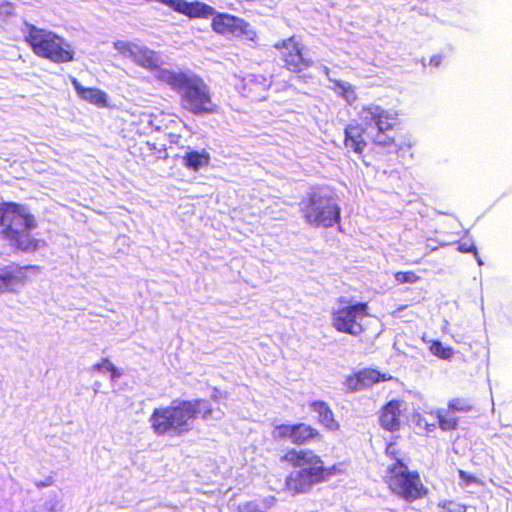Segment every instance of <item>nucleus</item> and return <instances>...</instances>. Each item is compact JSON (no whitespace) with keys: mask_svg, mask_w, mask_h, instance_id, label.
<instances>
[{"mask_svg":"<svg viewBox=\"0 0 512 512\" xmlns=\"http://www.w3.org/2000/svg\"><path fill=\"white\" fill-rule=\"evenodd\" d=\"M360 123L348 124L344 129V147L362 156L367 146L364 138L366 128L374 124L376 133L373 143L383 148L401 149L406 142L402 123L396 112H390L377 104L363 105L357 113Z\"/></svg>","mask_w":512,"mask_h":512,"instance_id":"1","label":"nucleus"},{"mask_svg":"<svg viewBox=\"0 0 512 512\" xmlns=\"http://www.w3.org/2000/svg\"><path fill=\"white\" fill-rule=\"evenodd\" d=\"M213 408L208 400L196 398L192 400H174L169 405L159 406L152 410L148 422L157 437H179L193 430L195 419H209Z\"/></svg>","mask_w":512,"mask_h":512,"instance_id":"2","label":"nucleus"},{"mask_svg":"<svg viewBox=\"0 0 512 512\" xmlns=\"http://www.w3.org/2000/svg\"><path fill=\"white\" fill-rule=\"evenodd\" d=\"M385 455L391 461L385 469L383 482L396 498L413 503L429 495L428 487L423 483L418 470L409 468V457L395 440L385 446Z\"/></svg>","mask_w":512,"mask_h":512,"instance_id":"3","label":"nucleus"},{"mask_svg":"<svg viewBox=\"0 0 512 512\" xmlns=\"http://www.w3.org/2000/svg\"><path fill=\"white\" fill-rule=\"evenodd\" d=\"M159 79L179 95L181 108L195 116L217 114L219 106L214 102L210 87L198 75L185 72L163 71Z\"/></svg>","mask_w":512,"mask_h":512,"instance_id":"4","label":"nucleus"},{"mask_svg":"<svg viewBox=\"0 0 512 512\" xmlns=\"http://www.w3.org/2000/svg\"><path fill=\"white\" fill-rule=\"evenodd\" d=\"M36 226L35 217L24 205L12 201L0 203L1 235L13 248L33 252L43 246L44 241L30 233Z\"/></svg>","mask_w":512,"mask_h":512,"instance_id":"5","label":"nucleus"},{"mask_svg":"<svg viewBox=\"0 0 512 512\" xmlns=\"http://www.w3.org/2000/svg\"><path fill=\"white\" fill-rule=\"evenodd\" d=\"M299 212L312 227L330 228L341 222V208L336 199L318 186L312 187L300 200Z\"/></svg>","mask_w":512,"mask_h":512,"instance_id":"6","label":"nucleus"},{"mask_svg":"<svg viewBox=\"0 0 512 512\" xmlns=\"http://www.w3.org/2000/svg\"><path fill=\"white\" fill-rule=\"evenodd\" d=\"M24 41L40 58L54 63H68L74 59L71 46L61 36L34 24L26 23Z\"/></svg>","mask_w":512,"mask_h":512,"instance_id":"7","label":"nucleus"},{"mask_svg":"<svg viewBox=\"0 0 512 512\" xmlns=\"http://www.w3.org/2000/svg\"><path fill=\"white\" fill-rule=\"evenodd\" d=\"M341 304L331 312V325L339 333L360 336L366 332L363 320L369 316L368 302L347 303L340 297Z\"/></svg>","mask_w":512,"mask_h":512,"instance_id":"8","label":"nucleus"},{"mask_svg":"<svg viewBox=\"0 0 512 512\" xmlns=\"http://www.w3.org/2000/svg\"><path fill=\"white\" fill-rule=\"evenodd\" d=\"M280 461L292 468H299L305 464H314L319 483L326 482L332 476L346 472L344 462L325 466L322 458L310 449L289 448L280 457Z\"/></svg>","mask_w":512,"mask_h":512,"instance_id":"9","label":"nucleus"},{"mask_svg":"<svg viewBox=\"0 0 512 512\" xmlns=\"http://www.w3.org/2000/svg\"><path fill=\"white\" fill-rule=\"evenodd\" d=\"M274 48L279 51L283 67L291 73L300 75L313 66V60L305 53V46L295 35L279 40Z\"/></svg>","mask_w":512,"mask_h":512,"instance_id":"10","label":"nucleus"},{"mask_svg":"<svg viewBox=\"0 0 512 512\" xmlns=\"http://www.w3.org/2000/svg\"><path fill=\"white\" fill-rule=\"evenodd\" d=\"M211 20V29L218 35H232L243 37L245 40L256 43L258 34L245 19L233 14L214 11Z\"/></svg>","mask_w":512,"mask_h":512,"instance_id":"11","label":"nucleus"},{"mask_svg":"<svg viewBox=\"0 0 512 512\" xmlns=\"http://www.w3.org/2000/svg\"><path fill=\"white\" fill-rule=\"evenodd\" d=\"M309 467L289 472L284 480L283 489L286 493L296 496L311 491L314 485L320 484L314 464Z\"/></svg>","mask_w":512,"mask_h":512,"instance_id":"12","label":"nucleus"},{"mask_svg":"<svg viewBox=\"0 0 512 512\" xmlns=\"http://www.w3.org/2000/svg\"><path fill=\"white\" fill-rule=\"evenodd\" d=\"M392 379L393 376L389 373L366 367L348 374L345 377L344 385L349 391L356 392L369 389L378 383L391 381Z\"/></svg>","mask_w":512,"mask_h":512,"instance_id":"13","label":"nucleus"},{"mask_svg":"<svg viewBox=\"0 0 512 512\" xmlns=\"http://www.w3.org/2000/svg\"><path fill=\"white\" fill-rule=\"evenodd\" d=\"M405 400L394 398L387 401L378 411V423L382 430L398 432L403 426V417L407 410Z\"/></svg>","mask_w":512,"mask_h":512,"instance_id":"14","label":"nucleus"},{"mask_svg":"<svg viewBox=\"0 0 512 512\" xmlns=\"http://www.w3.org/2000/svg\"><path fill=\"white\" fill-rule=\"evenodd\" d=\"M36 268L33 265L20 266L13 263L0 269V294L17 293L29 280L27 270Z\"/></svg>","mask_w":512,"mask_h":512,"instance_id":"15","label":"nucleus"},{"mask_svg":"<svg viewBox=\"0 0 512 512\" xmlns=\"http://www.w3.org/2000/svg\"><path fill=\"white\" fill-rule=\"evenodd\" d=\"M171 8L174 12L185 15L190 19H207L214 14V8L204 2L195 0L188 2L186 0H156Z\"/></svg>","mask_w":512,"mask_h":512,"instance_id":"16","label":"nucleus"},{"mask_svg":"<svg viewBox=\"0 0 512 512\" xmlns=\"http://www.w3.org/2000/svg\"><path fill=\"white\" fill-rule=\"evenodd\" d=\"M309 406L311 410L318 415V423L325 429L329 431H338L340 429V423L335 418L334 412L327 402L323 400H315L310 402Z\"/></svg>","mask_w":512,"mask_h":512,"instance_id":"17","label":"nucleus"},{"mask_svg":"<svg viewBox=\"0 0 512 512\" xmlns=\"http://www.w3.org/2000/svg\"><path fill=\"white\" fill-rule=\"evenodd\" d=\"M321 439V432L311 424L305 422L293 424L292 444L301 446Z\"/></svg>","mask_w":512,"mask_h":512,"instance_id":"18","label":"nucleus"},{"mask_svg":"<svg viewBox=\"0 0 512 512\" xmlns=\"http://www.w3.org/2000/svg\"><path fill=\"white\" fill-rule=\"evenodd\" d=\"M72 84L81 99L98 107H105L107 105V95L104 91L98 88L84 87L76 79L72 80Z\"/></svg>","mask_w":512,"mask_h":512,"instance_id":"19","label":"nucleus"},{"mask_svg":"<svg viewBox=\"0 0 512 512\" xmlns=\"http://www.w3.org/2000/svg\"><path fill=\"white\" fill-rule=\"evenodd\" d=\"M210 159V154L205 149L201 151L191 150L184 154L182 157V163L187 169L198 171L201 168L208 166Z\"/></svg>","mask_w":512,"mask_h":512,"instance_id":"20","label":"nucleus"},{"mask_svg":"<svg viewBox=\"0 0 512 512\" xmlns=\"http://www.w3.org/2000/svg\"><path fill=\"white\" fill-rule=\"evenodd\" d=\"M438 421L439 428L443 431L456 430L459 423V418L456 417L452 411L437 409L432 412Z\"/></svg>","mask_w":512,"mask_h":512,"instance_id":"21","label":"nucleus"},{"mask_svg":"<svg viewBox=\"0 0 512 512\" xmlns=\"http://www.w3.org/2000/svg\"><path fill=\"white\" fill-rule=\"evenodd\" d=\"M140 156L143 160H158L166 158V150L163 147H158L156 143L145 141L139 146Z\"/></svg>","mask_w":512,"mask_h":512,"instance_id":"22","label":"nucleus"},{"mask_svg":"<svg viewBox=\"0 0 512 512\" xmlns=\"http://www.w3.org/2000/svg\"><path fill=\"white\" fill-rule=\"evenodd\" d=\"M273 502V498L270 499H261V500H251L244 502L237 507L238 512H267L268 509L271 508Z\"/></svg>","mask_w":512,"mask_h":512,"instance_id":"23","label":"nucleus"},{"mask_svg":"<svg viewBox=\"0 0 512 512\" xmlns=\"http://www.w3.org/2000/svg\"><path fill=\"white\" fill-rule=\"evenodd\" d=\"M447 408L452 412L468 413L473 410L474 404L469 398L455 397L448 402Z\"/></svg>","mask_w":512,"mask_h":512,"instance_id":"24","label":"nucleus"},{"mask_svg":"<svg viewBox=\"0 0 512 512\" xmlns=\"http://www.w3.org/2000/svg\"><path fill=\"white\" fill-rule=\"evenodd\" d=\"M338 88V95L342 97L348 104H353L357 100V93L351 84H347L341 81L335 82Z\"/></svg>","mask_w":512,"mask_h":512,"instance_id":"25","label":"nucleus"},{"mask_svg":"<svg viewBox=\"0 0 512 512\" xmlns=\"http://www.w3.org/2000/svg\"><path fill=\"white\" fill-rule=\"evenodd\" d=\"M429 350L434 356L443 360H450L453 356V349L445 347L439 340L431 341Z\"/></svg>","mask_w":512,"mask_h":512,"instance_id":"26","label":"nucleus"},{"mask_svg":"<svg viewBox=\"0 0 512 512\" xmlns=\"http://www.w3.org/2000/svg\"><path fill=\"white\" fill-rule=\"evenodd\" d=\"M438 512H467V507L456 500H443L437 504Z\"/></svg>","mask_w":512,"mask_h":512,"instance_id":"27","label":"nucleus"},{"mask_svg":"<svg viewBox=\"0 0 512 512\" xmlns=\"http://www.w3.org/2000/svg\"><path fill=\"white\" fill-rule=\"evenodd\" d=\"M103 369L110 373V377L112 380H115L121 376V372L114 366V364L108 358H104L100 363H96L91 367L92 371H101Z\"/></svg>","mask_w":512,"mask_h":512,"instance_id":"28","label":"nucleus"},{"mask_svg":"<svg viewBox=\"0 0 512 512\" xmlns=\"http://www.w3.org/2000/svg\"><path fill=\"white\" fill-rule=\"evenodd\" d=\"M293 433V424H279L273 430L275 439H289L291 441Z\"/></svg>","mask_w":512,"mask_h":512,"instance_id":"29","label":"nucleus"},{"mask_svg":"<svg viewBox=\"0 0 512 512\" xmlns=\"http://www.w3.org/2000/svg\"><path fill=\"white\" fill-rule=\"evenodd\" d=\"M394 279L399 284L416 283L420 280V276L413 271H398L394 274Z\"/></svg>","mask_w":512,"mask_h":512,"instance_id":"30","label":"nucleus"},{"mask_svg":"<svg viewBox=\"0 0 512 512\" xmlns=\"http://www.w3.org/2000/svg\"><path fill=\"white\" fill-rule=\"evenodd\" d=\"M413 418L415 425L426 433L433 432L436 429L434 423L428 422V420L419 413L414 414Z\"/></svg>","mask_w":512,"mask_h":512,"instance_id":"31","label":"nucleus"},{"mask_svg":"<svg viewBox=\"0 0 512 512\" xmlns=\"http://www.w3.org/2000/svg\"><path fill=\"white\" fill-rule=\"evenodd\" d=\"M458 475H459L462 485L468 486V485H473V484H477V485L482 484L481 480H479L473 474L466 472L465 470H462V469L458 470Z\"/></svg>","mask_w":512,"mask_h":512,"instance_id":"32","label":"nucleus"},{"mask_svg":"<svg viewBox=\"0 0 512 512\" xmlns=\"http://www.w3.org/2000/svg\"><path fill=\"white\" fill-rule=\"evenodd\" d=\"M457 249L462 253L473 252L479 265H482L481 259L478 257L475 245L472 242H460Z\"/></svg>","mask_w":512,"mask_h":512,"instance_id":"33","label":"nucleus"},{"mask_svg":"<svg viewBox=\"0 0 512 512\" xmlns=\"http://www.w3.org/2000/svg\"><path fill=\"white\" fill-rule=\"evenodd\" d=\"M116 48L123 54H127V53H130V54H133L134 53V48H136L135 45L133 44H130V43H126V42H118L116 44Z\"/></svg>","mask_w":512,"mask_h":512,"instance_id":"34","label":"nucleus"},{"mask_svg":"<svg viewBox=\"0 0 512 512\" xmlns=\"http://www.w3.org/2000/svg\"><path fill=\"white\" fill-rule=\"evenodd\" d=\"M39 512H57L56 504L53 502H46L42 505Z\"/></svg>","mask_w":512,"mask_h":512,"instance_id":"35","label":"nucleus"},{"mask_svg":"<svg viewBox=\"0 0 512 512\" xmlns=\"http://www.w3.org/2000/svg\"><path fill=\"white\" fill-rule=\"evenodd\" d=\"M407 307H408V305H400L399 307H397L395 310H393L390 313L391 317H393V318H401L402 317L401 312L403 310H405Z\"/></svg>","mask_w":512,"mask_h":512,"instance_id":"36","label":"nucleus"},{"mask_svg":"<svg viewBox=\"0 0 512 512\" xmlns=\"http://www.w3.org/2000/svg\"><path fill=\"white\" fill-rule=\"evenodd\" d=\"M429 63H430V65H433L434 67L440 66V64L442 63V56H440V55H433L430 58Z\"/></svg>","mask_w":512,"mask_h":512,"instance_id":"37","label":"nucleus"},{"mask_svg":"<svg viewBox=\"0 0 512 512\" xmlns=\"http://www.w3.org/2000/svg\"><path fill=\"white\" fill-rule=\"evenodd\" d=\"M169 142L170 143H173V144H178L181 140V135L180 134H175V133H170L169 136Z\"/></svg>","mask_w":512,"mask_h":512,"instance_id":"38","label":"nucleus"},{"mask_svg":"<svg viewBox=\"0 0 512 512\" xmlns=\"http://www.w3.org/2000/svg\"><path fill=\"white\" fill-rule=\"evenodd\" d=\"M52 483H53V480L51 477H49L46 482L36 483V486L39 488H42V487L51 485Z\"/></svg>","mask_w":512,"mask_h":512,"instance_id":"39","label":"nucleus"},{"mask_svg":"<svg viewBox=\"0 0 512 512\" xmlns=\"http://www.w3.org/2000/svg\"><path fill=\"white\" fill-rule=\"evenodd\" d=\"M157 118H158L157 114H152L151 115V123H154V121L157 120Z\"/></svg>","mask_w":512,"mask_h":512,"instance_id":"40","label":"nucleus"}]
</instances>
